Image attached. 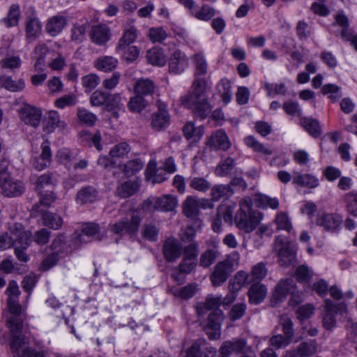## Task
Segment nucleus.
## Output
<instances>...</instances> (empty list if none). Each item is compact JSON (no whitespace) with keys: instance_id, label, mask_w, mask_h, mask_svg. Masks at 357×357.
<instances>
[{"instance_id":"nucleus-63","label":"nucleus","mask_w":357,"mask_h":357,"mask_svg":"<svg viewBox=\"0 0 357 357\" xmlns=\"http://www.w3.org/2000/svg\"><path fill=\"white\" fill-rule=\"evenodd\" d=\"M215 15V9L207 4H204L202 6L199 10L195 11L193 16L199 20L208 21Z\"/></svg>"},{"instance_id":"nucleus-28","label":"nucleus","mask_w":357,"mask_h":357,"mask_svg":"<svg viewBox=\"0 0 357 357\" xmlns=\"http://www.w3.org/2000/svg\"><path fill=\"white\" fill-rule=\"evenodd\" d=\"M154 82L149 78H141L136 81L134 84L135 94L139 95L144 98L151 96L155 91Z\"/></svg>"},{"instance_id":"nucleus-10","label":"nucleus","mask_w":357,"mask_h":357,"mask_svg":"<svg viewBox=\"0 0 357 357\" xmlns=\"http://www.w3.org/2000/svg\"><path fill=\"white\" fill-rule=\"evenodd\" d=\"M223 319L224 314L220 309L213 310L208 314L204 330L210 340H218L220 337L221 324Z\"/></svg>"},{"instance_id":"nucleus-9","label":"nucleus","mask_w":357,"mask_h":357,"mask_svg":"<svg viewBox=\"0 0 357 357\" xmlns=\"http://www.w3.org/2000/svg\"><path fill=\"white\" fill-rule=\"evenodd\" d=\"M141 218L137 213H133L130 219L125 218L114 224L110 225V230L116 234L123 235L127 234L135 235L137 234L140 223Z\"/></svg>"},{"instance_id":"nucleus-17","label":"nucleus","mask_w":357,"mask_h":357,"mask_svg":"<svg viewBox=\"0 0 357 357\" xmlns=\"http://www.w3.org/2000/svg\"><path fill=\"white\" fill-rule=\"evenodd\" d=\"M158 111L151 116V126L157 131L165 129L169 124V114L166 105L160 101L157 102Z\"/></svg>"},{"instance_id":"nucleus-42","label":"nucleus","mask_w":357,"mask_h":357,"mask_svg":"<svg viewBox=\"0 0 357 357\" xmlns=\"http://www.w3.org/2000/svg\"><path fill=\"white\" fill-rule=\"evenodd\" d=\"M220 252L216 247L207 249L202 253L199 258V266L203 268L210 267L217 259Z\"/></svg>"},{"instance_id":"nucleus-46","label":"nucleus","mask_w":357,"mask_h":357,"mask_svg":"<svg viewBox=\"0 0 357 357\" xmlns=\"http://www.w3.org/2000/svg\"><path fill=\"white\" fill-rule=\"evenodd\" d=\"M144 162L139 158H135L126 162L123 166V172L126 176L130 177L142 169Z\"/></svg>"},{"instance_id":"nucleus-32","label":"nucleus","mask_w":357,"mask_h":357,"mask_svg":"<svg viewBox=\"0 0 357 357\" xmlns=\"http://www.w3.org/2000/svg\"><path fill=\"white\" fill-rule=\"evenodd\" d=\"M43 130L52 133L57 127H65V123L60 120V116L56 111H50L43 120Z\"/></svg>"},{"instance_id":"nucleus-62","label":"nucleus","mask_w":357,"mask_h":357,"mask_svg":"<svg viewBox=\"0 0 357 357\" xmlns=\"http://www.w3.org/2000/svg\"><path fill=\"white\" fill-rule=\"evenodd\" d=\"M149 38L150 40L155 43H162L167 38V33L162 27H153L149 30Z\"/></svg>"},{"instance_id":"nucleus-19","label":"nucleus","mask_w":357,"mask_h":357,"mask_svg":"<svg viewBox=\"0 0 357 357\" xmlns=\"http://www.w3.org/2000/svg\"><path fill=\"white\" fill-rule=\"evenodd\" d=\"M217 350L205 340H199L188 350L186 357H215Z\"/></svg>"},{"instance_id":"nucleus-33","label":"nucleus","mask_w":357,"mask_h":357,"mask_svg":"<svg viewBox=\"0 0 357 357\" xmlns=\"http://www.w3.org/2000/svg\"><path fill=\"white\" fill-rule=\"evenodd\" d=\"M86 236L87 237H91L95 240L100 241L104 234L100 231L99 225L95 222H87L83 225L81 234L79 236V241H84L83 237Z\"/></svg>"},{"instance_id":"nucleus-43","label":"nucleus","mask_w":357,"mask_h":357,"mask_svg":"<svg viewBox=\"0 0 357 357\" xmlns=\"http://www.w3.org/2000/svg\"><path fill=\"white\" fill-rule=\"evenodd\" d=\"M234 194L233 189L229 185H216L211 188V197L214 201H218L223 197H229Z\"/></svg>"},{"instance_id":"nucleus-55","label":"nucleus","mask_w":357,"mask_h":357,"mask_svg":"<svg viewBox=\"0 0 357 357\" xmlns=\"http://www.w3.org/2000/svg\"><path fill=\"white\" fill-rule=\"evenodd\" d=\"M245 144L252 148L255 151L266 155H271L273 153L271 149L264 146L263 144L258 142L254 137L248 136L244 139Z\"/></svg>"},{"instance_id":"nucleus-6","label":"nucleus","mask_w":357,"mask_h":357,"mask_svg":"<svg viewBox=\"0 0 357 357\" xmlns=\"http://www.w3.org/2000/svg\"><path fill=\"white\" fill-rule=\"evenodd\" d=\"M195 65L194 80L190 88H195L196 91H201L202 88L211 87L208 80L204 77L208 72L207 61L202 53L195 54L192 57Z\"/></svg>"},{"instance_id":"nucleus-61","label":"nucleus","mask_w":357,"mask_h":357,"mask_svg":"<svg viewBox=\"0 0 357 357\" xmlns=\"http://www.w3.org/2000/svg\"><path fill=\"white\" fill-rule=\"evenodd\" d=\"M189 185L190 188L199 192H206L211 188V183L202 177L190 178Z\"/></svg>"},{"instance_id":"nucleus-13","label":"nucleus","mask_w":357,"mask_h":357,"mask_svg":"<svg viewBox=\"0 0 357 357\" xmlns=\"http://www.w3.org/2000/svg\"><path fill=\"white\" fill-rule=\"evenodd\" d=\"M295 287L296 283L294 279L287 278L281 280L275 287V291L273 293V298L276 302H281L289 293H291L292 294V297L289 301V303L292 305L298 304L301 302V300L295 298Z\"/></svg>"},{"instance_id":"nucleus-49","label":"nucleus","mask_w":357,"mask_h":357,"mask_svg":"<svg viewBox=\"0 0 357 357\" xmlns=\"http://www.w3.org/2000/svg\"><path fill=\"white\" fill-rule=\"evenodd\" d=\"M234 206L228 204H222L217 208L216 215L225 222L231 224L233 220V213Z\"/></svg>"},{"instance_id":"nucleus-52","label":"nucleus","mask_w":357,"mask_h":357,"mask_svg":"<svg viewBox=\"0 0 357 357\" xmlns=\"http://www.w3.org/2000/svg\"><path fill=\"white\" fill-rule=\"evenodd\" d=\"M279 326L282 328L283 335L293 340L294 336V324L287 314H282L280 317Z\"/></svg>"},{"instance_id":"nucleus-30","label":"nucleus","mask_w":357,"mask_h":357,"mask_svg":"<svg viewBox=\"0 0 357 357\" xmlns=\"http://www.w3.org/2000/svg\"><path fill=\"white\" fill-rule=\"evenodd\" d=\"M58 183V174L56 172H47L38 176L34 183L35 188L39 193L47 186H56Z\"/></svg>"},{"instance_id":"nucleus-25","label":"nucleus","mask_w":357,"mask_h":357,"mask_svg":"<svg viewBox=\"0 0 357 357\" xmlns=\"http://www.w3.org/2000/svg\"><path fill=\"white\" fill-rule=\"evenodd\" d=\"M42 152L38 157L31 160L32 166L38 171H42L48 167L52 162V151L49 141L46 140L41 144Z\"/></svg>"},{"instance_id":"nucleus-12","label":"nucleus","mask_w":357,"mask_h":357,"mask_svg":"<svg viewBox=\"0 0 357 357\" xmlns=\"http://www.w3.org/2000/svg\"><path fill=\"white\" fill-rule=\"evenodd\" d=\"M325 314L323 317V325L327 330H331L336 325L335 314L339 312H346L347 307L344 303H334L330 299L324 301Z\"/></svg>"},{"instance_id":"nucleus-40","label":"nucleus","mask_w":357,"mask_h":357,"mask_svg":"<svg viewBox=\"0 0 357 357\" xmlns=\"http://www.w3.org/2000/svg\"><path fill=\"white\" fill-rule=\"evenodd\" d=\"M204 129L202 126L196 127L192 122H188L183 127V135L188 140L198 141L204 135Z\"/></svg>"},{"instance_id":"nucleus-59","label":"nucleus","mask_w":357,"mask_h":357,"mask_svg":"<svg viewBox=\"0 0 357 357\" xmlns=\"http://www.w3.org/2000/svg\"><path fill=\"white\" fill-rule=\"evenodd\" d=\"M121 103V97L119 93H110L107 92V96L105 104V108L107 111H112L120 108Z\"/></svg>"},{"instance_id":"nucleus-54","label":"nucleus","mask_w":357,"mask_h":357,"mask_svg":"<svg viewBox=\"0 0 357 357\" xmlns=\"http://www.w3.org/2000/svg\"><path fill=\"white\" fill-rule=\"evenodd\" d=\"M137 29L134 26L125 29L122 37L119 40L117 46L123 47L124 45H130L133 43L137 38Z\"/></svg>"},{"instance_id":"nucleus-24","label":"nucleus","mask_w":357,"mask_h":357,"mask_svg":"<svg viewBox=\"0 0 357 357\" xmlns=\"http://www.w3.org/2000/svg\"><path fill=\"white\" fill-rule=\"evenodd\" d=\"M207 146L211 150L227 151L231 146V142L225 130L220 129L216 130L208 138Z\"/></svg>"},{"instance_id":"nucleus-26","label":"nucleus","mask_w":357,"mask_h":357,"mask_svg":"<svg viewBox=\"0 0 357 357\" xmlns=\"http://www.w3.org/2000/svg\"><path fill=\"white\" fill-rule=\"evenodd\" d=\"M66 25V18L63 15H56L48 20L45 25V30L50 36L55 37L63 31Z\"/></svg>"},{"instance_id":"nucleus-1","label":"nucleus","mask_w":357,"mask_h":357,"mask_svg":"<svg viewBox=\"0 0 357 357\" xmlns=\"http://www.w3.org/2000/svg\"><path fill=\"white\" fill-rule=\"evenodd\" d=\"M210 89L211 87H205L201 91H196L195 88H190L186 94L181 96V104L192 109L196 118L204 119L211 113L212 109V106L207 99V93Z\"/></svg>"},{"instance_id":"nucleus-48","label":"nucleus","mask_w":357,"mask_h":357,"mask_svg":"<svg viewBox=\"0 0 357 357\" xmlns=\"http://www.w3.org/2000/svg\"><path fill=\"white\" fill-rule=\"evenodd\" d=\"M148 103L145 98L135 94L134 97L130 98L128 107L132 112L139 113L147 107Z\"/></svg>"},{"instance_id":"nucleus-64","label":"nucleus","mask_w":357,"mask_h":357,"mask_svg":"<svg viewBox=\"0 0 357 357\" xmlns=\"http://www.w3.org/2000/svg\"><path fill=\"white\" fill-rule=\"evenodd\" d=\"M130 151V147L127 142H121L115 145L109 152L112 158H120L127 155Z\"/></svg>"},{"instance_id":"nucleus-51","label":"nucleus","mask_w":357,"mask_h":357,"mask_svg":"<svg viewBox=\"0 0 357 357\" xmlns=\"http://www.w3.org/2000/svg\"><path fill=\"white\" fill-rule=\"evenodd\" d=\"M13 336L11 338L10 342V349L13 353L14 356L15 357H22V349H26L27 347H24V342L23 338L20 334L21 333H12Z\"/></svg>"},{"instance_id":"nucleus-29","label":"nucleus","mask_w":357,"mask_h":357,"mask_svg":"<svg viewBox=\"0 0 357 357\" xmlns=\"http://www.w3.org/2000/svg\"><path fill=\"white\" fill-rule=\"evenodd\" d=\"M98 191L91 185L82 188L77 193L76 202L79 204H91L98 200Z\"/></svg>"},{"instance_id":"nucleus-20","label":"nucleus","mask_w":357,"mask_h":357,"mask_svg":"<svg viewBox=\"0 0 357 357\" xmlns=\"http://www.w3.org/2000/svg\"><path fill=\"white\" fill-rule=\"evenodd\" d=\"M317 351V342L315 340L302 342L294 349L286 351L284 357H310Z\"/></svg>"},{"instance_id":"nucleus-16","label":"nucleus","mask_w":357,"mask_h":357,"mask_svg":"<svg viewBox=\"0 0 357 357\" xmlns=\"http://www.w3.org/2000/svg\"><path fill=\"white\" fill-rule=\"evenodd\" d=\"M342 222L340 215L336 213H319L317 214L316 223L327 231H337Z\"/></svg>"},{"instance_id":"nucleus-34","label":"nucleus","mask_w":357,"mask_h":357,"mask_svg":"<svg viewBox=\"0 0 357 357\" xmlns=\"http://www.w3.org/2000/svg\"><path fill=\"white\" fill-rule=\"evenodd\" d=\"M293 183L302 187L314 188L319 185V179L314 175L310 174H302L296 172L293 177Z\"/></svg>"},{"instance_id":"nucleus-4","label":"nucleus","mask_w":357,"mask_h":357,"mask_svg":"<svg viewBox=\"0 0 357 357\" xmlns=\"http://www.w3.org/2000/svg\"><path fill=\"white\" fill-rule=\"evenodd\" d=\"M30 233L24 231L21 225H13L10 229V233L0 235V250H5L14 247L17 243L20 246L29 247L30 243Z\"/></svg>"},{"instance_id":"nucleus-3","label":"nucleus","mask_w":357,"mask_h":357,"mask_svg":"<svg viewBox=\"0 0 357 357\" xmlns=\"http://www.w3.org/2000/svg\"><path fill=\"white\" fill-rule=\"evenodd\" d=\"M239 259V254L237 252H232L225 260L219 261L211 275L213 285L218 287L223 284L238 266Z\"/></svg>"},{"instance_id":"nucleus-8","label":"nucleus","mask_w":357,"mask_h":357,"mask_svg":"<svg viewBox=\"0 0 357 357\" xmlns=\"http://www.w3.org/2000/svg\"><path fill=\"white\" fill-rule=\"evenodd\" d=\"M7 306L11 316L6 320V326L11 333H22L23 329V320L21 317L22 307L18 298L10 296L8 298Z\"/></svg>"},{"instance_id":"nucleus-27","label":"nucleus","mask_w":357,"mask_h":357,"mask_svg":"<svg viewBox=\"0 0 357 357\" xmlns=\"http://www.w3.org/2000/svg\"><path fill=\"white\" fill-rule=\"evenodd\" d=\"M25 31L27 40H35L41 33L42 24L35 15L26 17Z\"/></svg>"},{"instance_id":"nucleus-2","label":"nucleus","mask_w":357,"mask_h":357,"mask_svg":"<svg viewBox=\"0 0 357 357\" xmlns=\"http://www.w3.org/2000/svg\"><path fill=\"white\" fill-rule=\"evenodd\" d=\"M261 218L262 214L252 209V202L250 197L241 200L239 209L234 217L236 225L239 229L250 233L256 229Z\"/></svg>"},{"instance_id":"nucleus-56","label":"nucleus","mask_w":357,"mask_h":357,"mask_svg":"<svg viewBox=\"0 0 357 357\" xmlns=\"http://www.w3.org/2000/svg\"><path fill=\"white\" fill-rule=\"evenodd\" d=\"M198 213L199 202L192 197H188L183 204V213L188 218H194Z\"/></svg>"},{"instance_id":"nucleus-41","label":"nucleus","mask_w":357,"mask_h":357,"mask_svg":"<svg viewBox=\"0 0 357 357\" xmlns=\"http://www.w3.org/2000/svg\"><path fill=\"white\" fill-rule=\"evenodd\" d=\"M221 305V297H209L204 303H199L197 306V314L201 316L208 310L219 309Z\"/></svg>"},{"instance_id":"nucleus-53","label":"nucleus","mask_w":357,"mask_h":357,"mask_svg":"<svg viewBox=\"0 0 357 357\" xmlns=\"http://www.w3.org/2000/svg\"><path fill=\"white\" fill-rule=\"evenodd\" d=\"M235 167V160L228 157L219 163L216 167L215 173L219 176H225L231 172Z\"/></svg>"},{"instance_id":"nucleus-57","label":"nucleus","mask_w":357,"mask_h":357,"mask_svg":"<svg viewBox=\"0 0 357 357\" xmlns=\"http://www.w3.org/2000/svg\"><path fill=\"white\" fill-rule=\"evenodd\" d=\"M100 79L96 74H89L82 78V84L86 93L91 92L100 83Z\"/></svg>"},{"instance_id":"nucleus-44","label":"nucleus","mask_w":357,"mask_h":357,"mask_svg":"<svg viewBox=\"0 0 357 357\" xmlns=\"http://www.w3.org/2000/svg\"><path fill=\"white\" fill-rule=\"evenodd\" d=\"M159 231L155 223H145L142 228V236L147 241L155 242L158 241Z\"/></svg>"},{"instance_id":"nucleus-38","label":"nucleus","mask_w":357,"mask_h":357,"mask_svg":"<svg viewBox=\"0 0 357 357\" xmlns=\"http://www.w3.org/2000/svg\"><path fill=\"white\" fill-rule=\"evenodd\" d=\"M118 59L112 56H104L98 58L94 63L95 67L103 72H110L118 65Z\"/></svg>"},{"instance_id":"nucleus-50","label":"nucleus","mask_w":357,"mask_h":357,"mask_svg":"<svg viewBox=\"0 0 357 357\" xmlns=\"http://www.w3.org/2000/svg\"><path fill=\"white\" fill-rule=\"evenodd\" d=\"M116 50L121 51L122 52V56L123 59L128 63L135 61L139 57V49L136 46H117Z\"/></svg>"},{"instance_id":"nucleus-22","label":"nucleus","mask_w":357,"mask_h":357,"mask_svg":"<svg viewBox=\"0 0 357 357\" xmlns=\"http://www.w3.org/2000/svg\"><path fill=\"white\" fill-rule=\"evenodd\" d=\"M188 66V59L185 54L180 50H176L170 56L169 60V70L170 73L178 75L183 73Z\"/></svg>"},{"instance_id":"nucleus-5","label":"nucleus","mask_w":357,"mask_h":357,"mask_svg":"<svg viewBox=\"0 0 357 357\" xmlns=\"http://www.w3.org/2000/svg\"><path fill=\"white\" fill-rule=\"evenodd\" d=\"M9 165L8 160L0 162V188L2 193L9 197H18L25 191V187L22 182L14 181L10 177L8 172Z\"/></svg>"},{"instance_id":"nucleus-47","label":"nucleus","mask_w":357,"mask_h":357,"mask_svg":"<svg viewBox=\"0 0 357 357\" xmlns=\"http://www.w3.org/2000/svg\"><path fill=\"white\" fill-rule=\"evenodd\" d=\"M217 90L222 97L225 105H227L231 99V82L227 79H222L217 85Z\"/></svg>"},{"instance_id":"nucleus-15","label":"nucleus","mask_w":357,"mask_h":357,"mask_svg":"<svg viewBox=\"0 0 357 357\" xmlns=\"http://www.w3.org/2000/svg\"><path fill=\"white\" fill-rule=\"evenodd\" d=\"M275 249L278 250L279 262L282 266H288L296 261V252L282 237L278 236L275 239Z\"/></svg>"},{"instance_id":"nucleus-31","label":"nucleus","mask_w":357,"mask_h":357,"mask_svg":"<svg viewBox=\"0 0 357 357\" xmlns=\"http://www.w3.org/2000/svg\"><path fill=\"white\" fill-rule=\"evenodd\" d=\"M266 287L257 282L251 284L248 291L250 303L254 305L260 303L266 296Z\"/></svg>"},{"instance_id":"nucleus-14","label":"nucleus","mask_w":357,"mask_h":357,"mask_svg":"<svg viewBox=\"0 0 357 357\" xmlns=\"http://www.w3.org/2000/svg\"><path fill=\"white\" fill-rule=\"evenodd\" d=\"M43 112L40 108L24 104L19 111L20 120L26 125L38 128L40 125Z\"/></svg>"},{"instance_id":"nucleus-21","label":"nucleus","mask_w":357,"mask_h":357,"mask_svg":"<svg viewBox=\"0 0 357 357\" xmlns=\"http://www.w3.org/2000/svg\"><path fill=\"white\" fill-rule=\"evenodd\" d=\"M89 36L93 43L102 46L110 40V29L104 24L93 25L89 33Z\"/></svg>"},{"instance_id":"nucleus-39","label":"nucleus","mask_w":357,"mask_h":357,"mask_svg":"<svg viewBox=\"0 0 357 357\" xmlns=\"http://www.w3.org/2000/svg\"><path fill=\"white\" fill-rule=\"evenodd\" d=\"M139 188V184L136 181H128L121 184L116 188V194L121 198H128L136 193Z\"/></svg>"},{"instance_id":"nucleus-11","label":"nucleus","mask_w":357,"mask_h":357,"mask_svg":"<svg viewBox=\"0 0 357 357\" xmlns=\"http://www.w3.org/2000/svg\"><path fill=\"white\" fill-rule=\"evenodd\" d=\"M30 215L33 218L41 216L43 224L55 230L60 229L63 225V220L59 215L45 211L38 204L32 206Z\"/></svg>"},{"instance_id":"nucleus-18","label":"nucleus","mask_w":357,"mask_h":357,"mask_svg":"<svg viewBox=\"0 0 357 357\" xmlns=\"http://www.w3.org/2000/svg\"><path fill=\"white\" fill-rule=\"evenodd\" d=\"M246 349H248L247 341L243 338L225 341L219 349L218 357H229L232 353L240 354Z\"/></svg>"},{"instance_id":"nucleus-7","label":"nucleus","mask_w":357,"mask_h":357,"mask_svg":"<svg viewBox=\"0 0 357 357\" xmlns=\"http://www.w3.org/2000/svg\"><path fill=\"white\" fill-rule=\"evenodd\" d=\"M177 206V199L175 197L167 195L160 197H152L146 199L142 206L144 211L150 213L155 211L165 212L172 211Z\"/></svg>"},{"instance_id":"nucleus-37","label":"nucleus","mask_w":357,"mask_h":357,"mask_svg":"<svg viewBox=\"0 0 357 357\" xmlns=\"http://www.w3.org/2000/svg\"><path fill=\"white\" fill-rule=\"evenodd\" d=\"M146 59L153 66H163L166 63V56L162 48L153 47L146 52Z\"/></svg>"},{"instance_id":"nucleus-35","label":"nucleus","mask_w":357,"mask_h":357,"mask_svg":"<svg viewBox=\"0 0 357 357\" xmlns=\"http://www.w3.org/2000/svg\"><path fill=\"white\" fill-rule=\"evenodd\" d=\"M21 11L20 5L17 3H13L8 10L6 17L1 20V22L6 27L16 26L19 24Z\"/></svg>"},{"instance_id":"nucleus-60","label":"nucleus","mask_w":357,"mask_h":357,"mask_svg":"<svg viewBox=\"0 0 357 357\" xmlns=\"http://www.w3.org/2000/svg\"><path fill=\"white\" fill-rule=\"evenodd\" d=\"M77 115L80 122L89 126H93L97 121L94 114L84 108H79Z\"/></svg>"},{"instance_id":"nucleus-45","label":"nucleus","mask_w":357,"mask_h":357,"mask_svg":"<svg viewBox=\"0 0 357 357\" xmlns=\"http://www.w3.org/2000/svg\"><path fill=\"white\" fill-rule=\"evenodd\" d=\"M304 128L314 137H318L321 134L319 122L314 119L304 118L301 120Z\"/></svg>"},{"instance_id":"nucleus-36","label":"nucleus","mask_w":357,"mask_h":357,"mask_svg":"<svg viewBox=\"0 0 357 357\" xmlns=\"http://www.w3.org/2000/svg\"><path fill=\"white\" fill-rule=\"evenodd\" d=\"M0 87L11 92H18L24 89L25 83L23 79L15 81L10 76L2 75L0 77Z\"/></svg>"},{"instance_id":"nucleus-58","label":"nucleus","mask_w":357,"mask_h":357,"mask_svg":"<svg viewBox=\"0 0 357 357\" xmlns=\"http://www.w3.org/2000/svg\"><path fill=\"white\" fill-rule=\"evenodd\" d=\"M344 200L347 204L348 212L354 216H357V192L351 191L345 194Z\"/></svg>"},{"instance_id":"nucleus-23","label":"nucleus","mask_w":357,"mask_h":357,"mask_svg":"<svg viewBox=\"0 0 357 357\" xmlns=\"http://www.w3.org/2000/svg\"><path fill=\"white\" fill-rule=\"evenodd\" d=\"M162 252L167 261L174 262L181 256V243L175 238H168L163 244Z\"/></svg>"}]
</instances>
